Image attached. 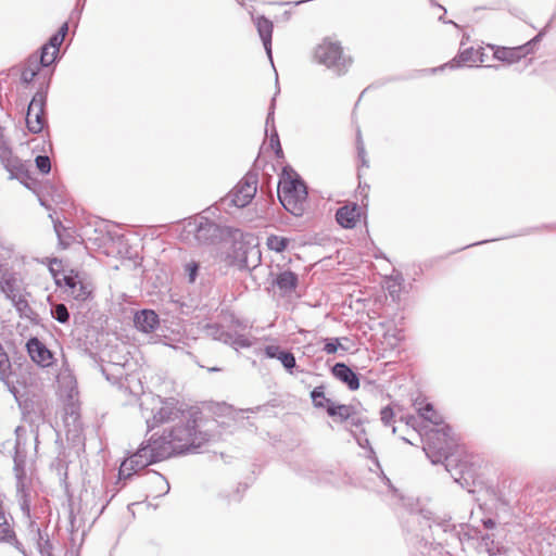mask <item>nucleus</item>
Listing matches in <instances>:
<instances>
[{"label":"nucleus","mask_w":556,"mask_h":556,"mask_svg":"<svg viewBox=\"0 0 556 556\" xmlns=\"http://www.w3.org/2000/svg\"><path fill=\"white\" fill-rule=\"evenodd\" d=\"M264 354L268 358L278 359L283 366V368L289 372H292L293 368L296 365L294 355L289 351L282 350L279 345H266L264 348Z\"/></svg>","instance_id":"4468645a"},{"label":"nucleus","mask_w":556,"mask_h":556,"mask_svg":"<svg viewBox=\"0 0 556 556\" xmlns=\"http://www.w3.org/2000/svg\"><path fill=\"white\" fill-rule=\"evenodd\" d=\"M140 407L149 430L164 422L176 420L182 422L188 417L175 399L164 400L161 396L150 395L141 402Z\"/></svg>","instance_id":"7ed1b4c3"},{"label":"nucleus","mask_w":556,"mask_h":556,"mask_svg":"<svg viewBox=\"0 0 556 556\" xmlns=\"http://www.w3.org/2000/svg\"><path fill=\"white\" fill-rule=\"evenodd\" d=\"M12 304L18 312L20 317L33 319V316L35 315V313H34L33 308L30 307V305L28 304V301L26 300L24 294H22L17 299H15V301H13Z\"/></svg>","instance_id":"cd10ccee"},{"label":"nucleus","mask_w":556,"mask_h":556,"mask_svg":"<svg viewBox=\"0 0 556 556\" xmlns=\"http://www.w3.org/2000/svg\"><path fill=\"white\" fill-rule=\"evenodd\" d=\"M485 529H493L495 528L496 523L493 519L486 518L482 521Z\"/></svg>","instance_id":"79ce46f5"},{"label":"nucleus","mask_w":556,"mask_h":556,"mask_svg":"<svg viewBox=\"0 0 556 556\" xmlns=\"http://www.w3.org/2000/svg\"><path fill=\"white\" fill-rule=\"evenodd\" d=\"M544 35V31H540L530 42H528L527 46L531 45V43H535V42H539L542 38V36Z\"/></svg>","instance_id":"c03bdc74"},{"label":"nucleus","mask_w":556,"mask_h":556,"mask_svg":"<svg viewBox=\"0 0 556 556\" xmlns=\"http://www.w3.org/2000/svg\"><path fill=\"white\" fill-rule=\"evenodd\" d=\"M361 217V207L355 204H349L340 207L336 213L337 222L344 228H353L356 226Z\"/></svg>","instance_id":"dca6fc26"},{"label":"nucleus","mask_w":556,"mask_h":556,"mask_svg":"<svg viewBox=\"0 0 556 556\" xmlns=\"http://www.w3.org/2000/svg\"><path fill=\"white\" fill-rule=\"evenodd\" d=\"M23 421L29 426L35 442H38L39 428L46 425L49 415L48 400L40 394H31L20 402Z\"/></svg>","instance_id":"39448f33"},{"label":"nucleus","mask_w":556,"mask_h":556,"mask_svg":"<svg viewBox=\"0 0 556 556\" xmlns=\"http://www.w3.org/2000/svg\"><path fill=\"white\" fill-rule=\"evenodd\" d=\"M67 30H68V26L66 23H64L61 26V28L59 29V31L50 38L48 43H46V46L50 47L53 50V53L59 52V48H60L61 43L63 42Z\"/></svg>","instance_id":"c85d7f7f"},{"label":"nucleus","mask_w":556,"mask_h":556,"mask_svg":"<svg viewBox=\"0 0 556 556\" xmlns=\"http://www.w3.org/2000/svg\"><path fill=\"white\" fill-rule=\"evenodd\" d=\"M55 58H56V53H53V50L50 47L45 45L41 48L40 56H38V63L41 66H49L50 64H52L54 62Z\"/></svg>","instance_id":"2f4dec72"},{"label":"nucleus","mask_w":556,"mask_h":556,"mask_svg":"<svg viewBox=\"0 0 556 556\" xmlns=\"http://www.w3.org/2000/svg\"><path fill=\"white\" fill-rule=\"evenodd\" d=\"M340 348H342L339 338L325 339L324 351L327 354H334Z\"/></svg>","instance_id":"e433bc0d"},{"label":"nucleus","mask_w":556,"mask_h":556,"mask_svg":"<svg viewBox=\"0 0 556 556\" xmlns=\"http://www.w3.org/2000/svg\"><path fill=\"white\" fill-rule=\"evenodd\" d=\"M328 415L334 418L336 421H346L351 420L352 425L357 426L359 424V419L355 417V409L351 405L345 404H331L328 405Z\"/></svg>","instance_id":"6ab92c4d"},{"label":"nucleus","mask_w":556,"mask_h":556,"mask_svg":"<svg viewBox=\"0 0 556 556\" xmlns=\"http://www.w3.org/2000/svg\"><path fill=\"white\" fill-rule=\"evenodd\" d=\"M522 50H523V47H518V48H513V49L503 48V49L495 51L494 55L496 59H498L501 61L513 63L520 59Z\"/></svg>","instance_id":"393cba45"},{"label":"nucleus","mask_w":556,"mask_h":556,"mask_svg":"<svg viewBox=\"0 0 556 556\" xmlns=\"http://www.w3.org/2000/svg\"><path fill=\"white\" fill-rule=\"evenodd\" d=\"M165 458V456L159 455V445L154 439H151L147 445L142 444L136 453L122 463L118 477L119 479H128L132 476V472Z\"/></svg>","instance_id":"423d86ee"},{"label":"nucleus","mask_w":556,"mask_h":556,"mask_svg":"<svg viewBox=\"0 0 556 556\" xmlns=\"http://www.w3.org/2000/svg\"><path fill=\"white\" fill-rule=\"evenodd\" d=\"M186 231L192 233L195 240L201 243H208L217 236L218 227L205 217L189 222Z\"/></svg>","instance_id":"f8f14e48"},{"label":"nucleus","mask_w":556,"mask_h":556,"mask_svg":"<svg viewBox=\"0 0 556 556\" xmlns=\"http://www.w3.org/2000/svg\"><path fill=\"white\" fill-rule=\"evenodd\" d=\"M311 397H312L314 406L317 408H326L328 410V405H331L334 403L330 399L326 397L323 386L316 387L311 392Z\"/></svg>","instance_id":"a878e982"},{"label":"nucleus","mask_w":556,"mask_h":556,"mask_svg":"<svg viewBox=\"0 0 556 556\" xmlns=\"http://www.w3.org/2000/svg\"><path fill=\"white\" fill-rule=\"evenodd\" d=\"M275 283L281 291L291 292L298 286V276L293 271L285 270L277 276Z\"/></svg>","instance_id":"5701e85b"},{"label":"nucleus","mask_w":556,"mask_h":556,"mask_svg":"<svg viewBox=\"0 0 556 556\" xmlns=\"http://www.w3.org/2000/svg\"><path fill=\"white\" fill-rule=\"evenodd\" d=\"M315 59L329 68L336 70L338 74L345 72L348 61L342 56V48L339 43L324 40L315 49Z\"/></svg>","instance_id":"6e6552de"},{"label":"nucleus","mask_w":556,"mask_h":556,"mask_svg":"<svg viewBox=\"0 0 556 556\" xmlns=\"http://www.w3.org/2000/svg\"><path fill=\"white\" fill-rule=\"evenodd\" d=\"M9 166H12L14 169H18V170H20V169H22L23 164L21 163V161H20V160H17V159H16V160H14V161H11V162L9 163Z\"/></svg>","instance_id":"37998d69"},{"label":"nucleus","mask_w":556,"mask_h":556,"mask_svg":"<svg viewBox=\"0 0 556 556\" xmlns=\"http://www.w3.org/2000/svg\"><path fill=\"white\" fill-rule=\"evenodd\" d=\"M52 317L61 324H65L70 319V313L64 304H56L51 309Z\"/></svg>","instance_id":"7c9ffc66"},{"label":"nucleus","mask_w":556,"mask_h":556,"mask_svg":"<svg viewBox=\"0 0 556 556\" xmlns=\"http://www.w3.org/2000/svg\"><path fill=\"white\" fill-rule=\"evenodd\" d=\"M357 151H358V156L362 160V165L363 166H368L367 161L365 159V148H364V144L362 142V139H361L359 135H358V138H357Z\"/></svg>","instance_id":"ea45409f"},{"label":"nucleus","mask_w":556,"mask_h":556,"mask_svg":"<svg viewBox=\"0 0 556 556\" xmlns=\"http://www.w3.org/2000/svg\"><path fill=\"white\" fill-rule=\"evenodd\" d=\"M37 168L42 174H48L51 170V161L47 155H38L35 160Z\"/></svg>","instance_id":"c9c22d12"},{"label":"nucleus","mask_w":556,"mask_h":556,"mask_svg":"<svg viewBox=\"0 0 556 556\" xmlns=\"http://www.w3.org/2000/svg\"><path fill=\"white\" fill-rule=\"evenodd\" d=\"M152 478L154 479V482H155V483H163V484H165V488H166L165 493H166V492H168V490H169V484L164 480L163 476H161V475H160V473H157V472H153Z\"/></svg>","instance_id":"a19ab883"},{"label":"nucleus","mask_w":556,"mask_h":556,"mask_svg":"<svg viewBox=\"0 0 556 556\" xmlns=\"http://www.w3.org/2000/svg\"><path fill=\"white\" fill-rule=\"evenodd\" d=\"M275 101H276V99L273 98L271 99V103H270V108H269V112H268V115H267V118H266V127L267 128L269 126L271 127V130H270V143L274 144V142H275L280 148L278 134H277V130H276L275 125H274Z\"/></svg>","instance_id":"c756f323"},{"label":"nucleus","mask_w":556,"mask_h":556,"mask_svg":"<svg viewBox=\"0 0 556 556\" xmlns=\"http://www.w3.org/2000/svg\"><path fill=\"white\" fill-rule=\"evenodd\" d=\"M159 445V455L166 458L201 447L208 439L198 431L195 420L187 417L185 421L164 429L163 434L154 439Z\"/></svg>","instance_id":"f03ea898"},{"label":"nucleus","mask_w":556,"mask_h":556,"mask_svg":"<svg viewBox=\"0 0 556 556\" xmlns=\"http://www.w3.org/2000/svg\"><path fill=\"white\" fill-rule=\"evenodd\" d=\"M278 197L282 206L293 214L301 216L305 208L307 199L306 186L295 177L283 176L278 185Z\"/></svg>","instance_id":"20e7f679"},{"label":"nucleus","mask_w":556,"mask_h":556,"mask_svg":"<svg viewBox=\"0 0 556 556\" xmlns=\"http://www.w3.org/2000/svg\"><path fill=\"white\" fill-rule=\"evenodd\" d=\"M27 430L24 426H18L15 430L16 444H15V457H14V471L16 477V490L21 494H25L26 489V472L24 469V457H25V442L24 435Z\"/></svg>","instance_id":"1a4fd4ad"},{"label":"nucleus","mask_w":556,"mask_h":556,"mask_svg":"<svg viewBox=\"0 0 556 556\" xmlns=\"http://www.w3.org/2000/svg\"><path fill=\"white\" fill-rule=\"evenodd\" d=\"M134 321L138 330L149 333L159 326V316L152 309H142L136 313Z\"/></svg>","instance_id":"a211bd4d"},{"label":"nucleus","mask_w":556,"mask_h":556,"mask_svg":"<svg viewBox=\"0 0 556 556\" xmlns=\"http://www.w3.org/2000/svg\"><path fill=\"white\" fill-rule=\"evenodd\" d=\"M400 420L405 421L407 426L425 437L422 448L431 463L444 464L455 482L468 490L475 481L476 471L473 464L468 460L465 447L458 444L457 439L452 434L451 427L427 429L419 418L413 415L402 416Z\"/></svg>","instance_id":"f257e3e1"},{"label":"nucleus","mask_w":556,"mask_h":556,"mask_svg":"<svg viewBox=\"0 0 556 556\" xmlns=\"http://www.w3.org/2000/svg\"><path fill=\"white\" fill-rule=\"evenodd\" d=\"M207 332L213 339L229 344L235 350L251 348L255 341L253 337L237 331H228L218 326H210Z\"/></svg>","instance_id":"9b49d317"},{"label":"nucleus","mask_w":556,"mask_h":556,"mask_svg":"<svg viewBox=\"0 0 556 556\" xmlns=\"http://www.w3.org/2000/svg\"><path fill=\"white\" fill-rule=\"evenodd\" d=\"M414 405L419 417L424 421H429L433 426H440L443 424V417L433 408L432 404L426 403L425 405H421V403L416 401Z\"/></svg>","instance_id":"4be33fe9"},{"label":"nucleus","mask_w":556,"mask_h":556,"mask_svg":"<svg viewBox=\"0 0 556 556\" xmlns=\"http://www.w3.org/2000/svg\"><path fill=\"white\" fill-rule=\"evenodd\" d=\"M0 541L9 543L15 541V534L7 521L0 522Z\"/></svg>","instance_id":"f704fd0d"},{"label":"nucleus","mask_w":556,"mask_h":556,"mask_svg":"<svg viewBox=\"0 0 556 556\" xmlns=\"http://www.w3.org/2000/svg\"><path fill=\"white\" fill-rule=\"evenodd\" d=\"M394 410L391 406H386L380 412V419L383 422V425L389 426L392 421H394Z\"/></svg>","instance_id":"58836bf2"},{"label":"nucleus","mask_w":556,"mask_h":556,"mask_svg":"<svg viewBox=\"0 0 556 556\" xmlns=\"http://www.w3.org/2000/svg\"><path fill=\"white\" fill-rule=\"evenodd\" d=\"M26 348L30 358L38 365L47 367L52 364V353L38 338H30Z\"/></svg>","instance_id":"ddd939ff"},{"label":"nucleus","mask_w":556,"mask_h":556,"mask_svg":"<svg viewBox=\"0 0 556 556\" xmlns=\"http://www.w3.org/2000/svg\"><path fill=\"white\" fill-rule=\"evenodd\" d=\"M1 291L5 294L7 299H9L11 302L15 301L18 296H21L23 293L20 291V289L16 286V282L13 278L4 279L1 283Z\"/></svg>","instance_id":"bb28decb"},{"label":"nucleus","mask_w":556,"mask_h":556,"mask_svg":"<svg viewBox=\"0 0 556 556\" xmlns=\"http://www.w3.org/2000/svg\"><path fill=\"white\" fill-rule=\"evenodd\" d=\"M185 271L188 276L189 282H194L199 271V264L197 262H189L185 265Z\"/></svg>","instance_id":"4c0bfd02"},{"label":"nucleus","mask_w":556,"mask_h":556,"mask_svg":"<svg viewBox=\"0 0 556 556\" xmlns=\"http://www.w3.org/2000/svg\"><path fill=\"white\" fill-rule=\"evenodd\" d=\"M481 53L473 48H467L460 51L450 63H446L444 67H459V66H471L478 61H482L480 58Z\"/></svg>","instance_id":"412c9836"},{"label":"nucleus","mask_w":556,"mask_h":556,"mask_svg":"<svg viewBox=\"0 0 556 556\" xmlns=\"http://www.w3.org/2000/svg\"><path fill=\"white\" fill-rule=\"evenodd\" d=\"M257 191V177L254 174H247L223 199L224 205H233L236 207L247 206L255 197Z\"/></svg>","instance_id":"0eeeda50"},{"label":"nucleus","mask_w":556,"mask_h":556,"mask_svg":"<svg viewBox=\"0 0 556 556\" xmlns=\"http://www.w3.org/2000/svg\"><path fill=\"white\" fill-rule=\"evenodd\" d=\"M331 372L338 380L346 384L350 390L355 391L359 388V379L357 374L354 372L344 363H337L332 367Z\"/></svg>","instance_id":"f3484780"},{"label":"nucleus","mask_w":556,"mask_h":556,"mask_svg":"<svg viewBox=\"0 0 556 556\" xmlns=\"http://www.w3.org/2000/svg\"><path fill=\"white\" fill-rule=\"evenodd\" d=\"M254 24L256 26L260 38L263 41L266 54L268 55L270 62L273 63L271 56V37L274 24L271 21L266 18L265 16H257L254 18Z\"/></svg>","instance_id":"2eb2a0df"},{"label":"nucleus","mask_w":556,"mask_h":556,"mask_svg":"<svg viewBox=\"0 0 556 556\" xmlns=\"http://www.w3.org/2000/svg\"><path fill=\"white\" fill-rule=\"evenodd\" d=\"M63 281L70 288V294L77 301H86L91 294L89 285L78 280L77 277L64 276Z\"/></svg>","instance_id":"aec40b11"},{"label":"nucleus","mask_w":556,"mask_h":556,"mask_svg":"<svg viewBox=\"0 0 556 556\" xmlns=\"http://www.w3.org/2000/svg\"><path fill=\"white\" fill-rule=\"evenodd\" d=\"M39 538H38V542H37V545H38V551L40 553L41 556H53V546L50 542V540L48 539V536H43L40 532L38 533Z\"/></svg>","instance_id":"473e14b6"},{"label":"nucleus","mask_w":556,"mask_h":556,"mask_svg":"<svg viewBox=\"0 0 556 556\" xmlns=\"http://www.w3.org/2000/svg\"><path fill=\"white\" fill-rule=\"evenodd\" d=\"M267 245L269 247L270 250L281 252L287 248V239L277 236H271L267 240Z\"/></svg>","instance_id":"72a5a7b5"},{"label":"nucleus","mask_w":556,"mask_h":556,"mask_svg":"<svg viewBox=\"0 0 556 556\" xmlns=\"http://www.w3.org/2000/svg\"><path fill=\"white\" fill-rule=\"evenodd\" d=\"M45 105L46 96L42 92H37L33 97L26 114L27 128L33 134H39L46 125Z\"/></svg>","instance_id":"9d476101"},{"label":"nucleus","mask_w":556,"mask_h":556,"mask_svg":"<svg viewBox=\"0 0 556 556\" xmlns=\"http://www.w3.org/2000/svg\"><path fill=\"white\" fill-rule=\"evenodd\" d=\"M40 64L38 63V55H30L22 71L21 80L24 84H29L34 80L37 75Z\"/></svg>","instance_id":"b1692460"}]
</instances>
